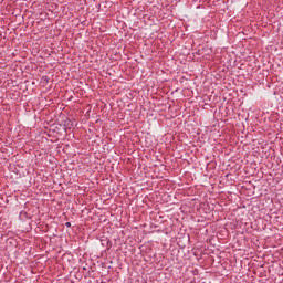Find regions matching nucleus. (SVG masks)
I'll list each match as a JSON object with an SVG mask.
<instances>
[{
    "instance_id": "1",
    "label": "nucleus",
    "mask_w": 283,
    "mask_h": 283,
    "mask_svg": "<svg viewBox=\"0 0 283 283\" xmlns=\"http://www.w3.org/2000/svg\"><path fill=\"white\" fill-rule=\"evenodd\" d=\"M65 227L70 228V227H72V223L71 222H66Z\"/></svg>"
}]
</instances>
